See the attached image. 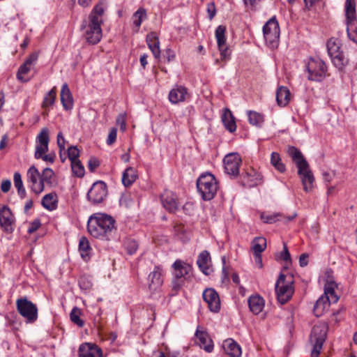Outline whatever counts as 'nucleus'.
<instances>
[{
    "instance_id": "63",
    "label": "nucleus",
    "mask_w": 357,
    "mask_h": 357,
    "mask_svg": "<svg viewBox=\"0 0 357 357\" xmlns=\"http://www.w3.org/2000/svg\"><path fill=\"white\" fill-rule=\"evenodd\" d=\"M280 257L281 258L284 260V261H290L291 259V256H290V253L287 249V247L286 245V244L284 243V250L283 251L280 253Z\"/></svg>"
},
{
    "instance_id": "46",
    "label": "nucleus",
    "mask_w": 357,
    "mask_h": 357,
    "mask_svg": "<svg viewBox=\"0 0 357 357\" xmlns=\"http://www.w3.org/2000/svg\"><path fill=\"white\" fill-rule=\"evenodd\" d=\"M71 168L73 174L77 177H82L84 175L85 170L79 160L71 162Z\"/></svg>"
},
{
    "instance_id": "6",
    "label": "nucleus",
    "mask_w": 357,
    "mask_h": 357,
    "mask_svg": "<svg viewBox=\"0 0 357 357\" xmlns=\"http://www.w3.org/2000/svg\"><path fill=\"white\" fill-rule=\"evenodd\" d=\"M294 282L291 276L286 280V275L280 273L275 284V292L277 298L281 304L286 303L291 298L294 292Z\"/></svg>"
},
{
    "instance_id": "48",
    "label": "nucleus",
    "mask_w": 357,
    "mask_h": 357,
    "mask_svg": "<svg viewBox=\"0 0 357 357\" xmlns=\"http://www.w3.org/2000/svg\"><path fill=\"white\" fill-rule=\"evenodd\" d=\"M279 217H282V215L280 213H275L272 215L262 213L261 215V219L264 223L272 224L278 220H280Z\"/></svg>"
},
{
    "instance_id": "15",
    "label": "nucleus",
    "mask_w": 357,
    "mask_h": 357,
    "mask_svg": "<svg viewBox=\"0 0 357 357\" xmlns=\"http://www.w3.org/2000/svg\"><path fill=\"white\" fill-rule=\"evenodd\" d=\"M262 176L255 169H248L241 176L242 185L248 188H253L261 183Z\"/></svg>"
},
{
    "instance_id": "40",
    "label": "nucleus",
    "mask_w": 357,
    "mask_h": 357,
    "mask_svg": "<svg viewBox=\"0 0 357 357\" xmlns=\"http://www.w3.org/2000/svg\"><path fill=\"white\" fill-rule=\"evenodd\" d=\"M147 17L146 10L144 8H139L132 15L133 24L136 27L137 31L142 22Z\"/></svg>"
},
{
    "instance_id": "32",
    "label": "nucleus",
    "mask_w": 357,
    "mask_h": 357,
    "mask_svg": "<svg viewBox=\"0 0 357 357\" xmlns=\"http://www.w3.org/2000/svg\"><path fill=\"white\" fill-rule=\"evenodd\" d=\"M42 206L48 211H53L57 208L58 197L55 192L45 195L41 201Z\"/></svg>"
},
{
    "instance_id": "58",
    "label": "nucleus",
    "mask_w": 357,
    "mask_h": 357,
    "mask_svg": "<svg viewBox=\"0 0 357 357\" xmlns=\"http://www.w3.org/2000/svg\"><path fill=\"white\" fill-rule=\"evenodd\" d=\"M116 123L120 126V130L125 131L126 129V116L123 114H119L116 118Z\"/></svg>"
},
{
    "instance_id": "37",
    "label": "nucleus",
    "mask_w": 357,
    "mask_h": 357,
    "mask_svg": "<svg viewBox=\"0 0 357 357\" xmlns=\"http://www.w3.org/2000/svg\"><path fill=\"white\" fill-rule=\"evenodd\" d=\"M91 250L89 241L85 236H82L79 241V251L84 260L89 259V252Z\"/></svg>"
},
{
    "instance_id": "4",
    "label": "nucleus",
    "mask_w": 357,
    "mask_h": 357,
    "mask_svg": "<svg viewBox=\"0 0 357 357\" xmlns=\"http://www.w3.org/2000/svg\"><path fill=\"white\" fill-rule=\"evenodd\" d=\"M196 185L199 194L204 201L211 200L218 189L215 177L209 172L202 174L197 179Z\"/></svg>"
},
{
    "instance_id": "52",
    "label": "nucleus",
    "mask_w": 357,
    "mask_h": 357,
    "mask_svg": "<svg viewBox=\"0 0 357 357\" xmlns=\"http://www.w3.org/2000/svg\"><path fill=\"white\" fill-rule=\"evenodd\" d=\"M117 136V128H112L110 129L107 139V144L108 145H112L116 139Z\"/></svg>"
},
{
    "instance_id": "22",
    "label": "nucleus",
    "mask_w": 357,
    "mask_h": 357,
    "mask_svg": "<svg viewBox=\"0 0 357 357\" xmlns=\"http://www.w3.org/2000/svg\"><path fill=\"white\" fill-rule=\"evenodd\" d=\"M79 357H102L101 349L95 344L84 343L79 348Z\"/></svg>"
},
{
    "instance_id": "51",
    "label": "nucleus",
    "mask_w": 357,
    "mask_h": 357,
    "mask_svg": "<svg viewBox=\"0 0 357 357\" xmlns=\"http://www.w3.org/2000/svg\"><path fill=\"white\" fill-rule=\"evenodd\" d=\"M30 70V66L26 64L25 62L19 68L18 72L17 74V77L19 80L22 82H26V80H24L22 77V75H25L28 73Z\"/></svg>"
},
{
    "instance_id": "39",
    "label": "nucleus",
    "mask_w": 357,
    "mask_h": 357,
    "mask_svg": "<svg viewBox=\"0 0 357 357\" xmlns=\"http://www.w3.org/2000/svg\"><path fill=\"white\" fill-rule=\"evenodd\" d=\"M252 250L254 255L261 254L266 248V239L264 237H256L252 242Z\"/></svg>"
},
{
    "instance_id": "41",
    "label": "nucleus",
    "mask_w": 357,
    "mask_h": 357,
    "mask_svg": "<svg viewBox=\"0 0 357 357\" xmlns=\"http://www.w3.org/2000/svg\"><path fill=\"white\" fill-rule=\"evenodd\" d=\"M13 181L15 187L17 190V194L20 197L21 199L25 198L26 195V190L23 185L21 174L19 172H15L13 176Z\"/></svg>"
},
{
    "instance_id": "11",
    "label": "nucleus",
    "mask_w": 357,
    "mask_h": 357,
    "mask_svg": "<svg viewBox=\"0 0 357 357\" xmlns=\"http://www.w3.org/2000/svg\"><path fill=\"white\" fill-rule=\"evenodd\" d=\"M328 330V325L324 322H320L313 326L310 337L312 346H315L318 349H322L323 344L327 336Z\"/></svg>"
},
{
    "instance_id": "50",
    "label": "nucleus",
    "mask_w": 357,
    "mask_h": 357,
    "mask_svg": "<svg viewBox=\"0 0 357 357\" xmlns=\"http://www.w3.org/2000/svg\"><path fill=\"white\" fill-rule=\"evenodd\" d=\"M67 153L70 162L79 160V151L76 146H70L67 150Z\"/></svg>"
},
{
    "instance_id": "57",
    "label": "nucleus",
    "mask_w": 357,
    "mask_h": 357,
    "mask_svg": "<svg viewBox=\"0 0 357 357\" xmlns=\"http://www.w3.org/2000/svg\"><path fill=\"white\" fill-rule=\"evenodd\" d=\"M100 162L98 159L91 157L88 161V168L90 172H93L99 167Z\"/></svg>"
},
{
    "instance_id": "29",
    "label": "nucleus",
    "mask_w": 357,
    "mask_h": 357,
    "mask_svg": "<svg viewBox=\"0 0 357 357\" xmlns=\"http://www.w3.org/2000/svg\"><path fill=\"white\" fill-rule=\"evenodd\" d=\"M222 347L226 354L231 357H241V347L233 339L225 340Z\"/></svg>"
},
{
    "instance_id": "27",
    "label": "nucleus",
    "mask_w": 357,
    "mask_h": 357,
    "mask_svg": "<svg viewBox=\"0 0 357 357\" xmlns=\"http://www.w3.org/2000/svg\"><path fill=\"white\" fill-rule=\"evenodd\" d=\"M298 174L301 177L304 190L306 192L310 191L313 188L314 178L312 172L309 169V165H307V167H305L301 173Z\"/></svg>"
},
{
    "instance_id": "14",
    "label": "nucleus",
    "mask_w": 357,
    "mask_h": 357,
    "mask_svg": "<svg viewBox=\"0 0 357 357\" xmlns=\"http://www.w3.org/2000/svg\"><path fill=\"white\" fill-rule=\"evenodd\" d=\"M27 181L31 183V188L36 194H40L44 190L45 186L40 183V174L38 169L31 166L27 171Z\"/></svg>"
},
{
    "instance_id": "62",
    "label": "nucleus",
    "mask_w": 357,
    "mask_h": 357,
    "mask_svg": "<svg viewBox=\"0 0 357 357\" xmlns=\"http://www.w3.org/2000/svg\"><path fill=\"white\" fill-rule=\"evenodd\" d=\"M11 187V182L10 180L6 179L2 181L1 185V190L3 192H7L10 190Z\"/></svg>"
},
{
    "instance_id": "9",
    "label": "nucleus",
    "mask_w": 357,
    "mask_h": 357,
    "mask_svg": "<svg viewBox=\"0 0 357 357\" xmlns=\"http://www.w3.org/2000/svg\"><path fill=\"white\" fill-rule=\"evenodd\" d=\"M263 33L266 45L271 49L279 44L280 27L275 17L270 19L263 26Z\"/></svg>"
},
{
    "instance_id": "53",
    "label": "nucleus",
    "mask_w": 357,
    "mask_h": 357,
    "mask_svg": "<svg viewBox=\"0 0 357 357\" xmlns=\"http://www.w3.org/2000/svg\"><path fill=\"white\" fill-rule=\"evenodd\" d=\"M218 50L220 52L221 60L227 61L230 59L231 52L226 45L218 47Z\"/></svg>"
},
{
    "instance_id": "25",
    "label": "nucleus",
    "mask_w": 357,
    "mask_h": 357,
    "mask_svg": "<svg viewBox=\"0 0 357 357\" xmlns=\"http://www.w3.org/2000/svg\"><path fill=\"white\" fill-rule=\"evenodd\" d=\"M187 93V89L185 87L176 85L169 91V100L173 104L183 102Z\"/></svg>"
},
{
    "instance_id": "47",
    "label": "nucleus",
    "mask_w": 357,
    "mask_h": 357,
    "mask_svg": "<svg viewBox=\"0 0 357 357\" xmlns=\"http://www.w3.org/2000/svg\"><path fill=\"white\" fill-rule=\"evenodd\" d=\"M54 173L51 168L47 167L43 169L42 174H40V183L44 185L45 183L52 184V178Z\"/></svg>"
},
{
    "instance_id": "13",
    "label": "nucleus",
    "mask_w": 357,
    "mask_h": 357,
    "mask_svg": "<svg viewBox=\"0 0 357 357\" xmlns=\"http://www.w3.org/2000/svg\"><path fill=\"white\" fill-rule=\"evenodd\" d=\"M49 134V129L47 128H43L36 137V151L34 153L35 158L40 159L42 155L47 152L50 142Z\"/></svg>"
},
{
    "instance_id": "31",
    "label": "nucleus",
    "mask_w": 357,
    "mask_h": 357,
    "mask_svg": "<svg viewBox=\"0 0 357 357\" xmlns=\"http://www.w3.org/2000/svg\"><path fill=\"white\" fill-rule=\"evenodd\" d=\"M222 121L225 128L230 132H234L236 130V124L235 119L231 112L226 108L225 109L224 113L222 115Z\"/></svg>"
},
{
    "instance_id": "3",
    "label": "nucleus",
    "mask_w": 357,
    "mask_h": 357,
    "mask_svg": "<svg viewBox=\"0 0 357 357\" xmlns=\"http://www.w3.org/2000/svg\"><path fill=\"white\" fill-rule=\"evenodd\" d=\"M172 289L177 293L181 288L184 285L185 281L191 279L192 273V267L188 263L177 259L172 265Z\"/></svg>"
},
{
    "instance_id": "45",
    "label": "nucleus",
    "mask_w": 357,
    "mask_h": 357,
    "mask_svg": "<svg viewBox=\"0 0 357 357\" xmlns=\"http://www.w3.org/2000/svg\"><path fill=\"white\" fill-rule=\"evenodd\" d=\"M81 311L77 307H74L70 314V320L74 324H77L79 327H82L84 322L79 318Z\"/></svg>"
},
{
    "instance_id": "24",
    "label": "nucleus",
    "mask_w": 357,
    "mask_h": 357,
    "mask_svg": "<svg viewBox=\"0 0 357 357\" xmlns=\"http://www.w3.org/2000/svg\"><path fill=\"white\" fill-rule=\"evenodd\" d=\"M146 41L154 57L159 59L160 56V41L157 33L155 32L148 33L146 37Z\"/></svg>"
},
{
    "instance_id": "2",
    "label": "nucleus",
    "mask_w": 357,
    "mask_h": 357,
    "mask_svg": "<svg viewBox=\"0 0 357 357\" xmlns=\"http://www.w3.org/2000/svg\"><path fill=\"white\" fill-rule=\"evenodd\" d=\"M105 13L103 1L97 3L89 15L87 24L82 25V28L85 29L84 36L86 41L91 45L98 43L102 36L101 24L103 23L102 15Z\"/></svg>"
},
{
    "instance_id": "26",
    "label": "nucleus",
    "mask_w": 357,
    "mask_h": 357,
    "mask_svg": "<svg viewBox=\"0 0 357 357\" xmlns=\"http://www.w3.org/2000/svg\"><path fill=\"white\" fill-rule=\"evenodd\" d=\"M330 58L333 65L337 69V70L340 73H344L346 66H347L349 63V59L346 56L343 50L334 54Z\"/></svg>"
},
{
    "instance_id": "12",
    "label": "nucleus",
    "mask_w": 357,
    "mask_h": 357,
    "mask_svg": "<svg viewBox=\"0 0 357 357\" xmlns=\"http://www.w3.org/2000/svg\"><path fill=\"white\" fill-rule=\"evenodd\" d=\"M107 194V185L105 182H95L87 193L88 199L93 204L101 203Z\"/></svg>"
},
{
    "instance_id": "44",
    "label": "nucleus",
    "mask_w": 357,
    "mask_h": 357,
    "mask_svg": "<svg viewBox=\"0 0 357 357\" xmlns=\"http://www.w3.org/2000/svg\"><path fill=\"white\" fill-rule=\"evenodd\" d=\"M271 163L280 172L283 173L286 168L282 162L280 155L276 152H273L271 156Z\"/></svg>"
},
{
    "instance_id": "1",
    "label": "nucleus",
    "mask_w": 357,
    "mask_h": 357,
    "mask_svg": "<svg viewBox=\"0 0 357 357\" xmlns=\"http://www.w3.org/2000/svg\"><path fill=\"white\" fill-rule=\"evenodd\" d=\"M116 229L115 220L105 213H94L87 222V230L96 238L109 240Z\"/></svg>"
},
{
    "instance_id": "64",
    "label": "nucleus",
    "mask_w": 357,
    "mask_h": 357,
    "mask_svg": "<svg viewBox=\"0 0 357 357\" xmlns=\"http://www.w3.org/2000/svg\"><path fill=\"white\" fill-rule=\"evenodd\" d=\"M308 255L306 253L302 254L299 258V264L301 267H304L307 265L308 263Z\"/></svg>"
},
{
    "instance_id": "38",
    "label": "nucleus",
    "mask_w": 357,
    "mask_h": 357,
    "mask_svg": "<svg viewBox=\"0 0 357 357\" xmlns=\"http://www.w3.org/2000/svg\"><path fill=\"white\" fill-rule=\"evenodd\" d=\"M56 98V87L54 86L48 93L44 96L42 107L47 109L50 107L52 106Z\"/></svg>"
},
{
    "instance_id": "18",
    "label": "nucleus",
    "mask_w": 357,
    "mask_h": 357,
    "mask_svg": "<svg viewBox=\"0 0 357 357\" xmlns=\"http://www.w3.org/2000/svg\"><path fill=\"white\" fill-rule=\"evenodd\" d=\"M287 153L296 165L298 173H301L305 167H307L308 163L298 149L294 146H290L287 149Z\"/></svg>"
},
{
    "instance_id": "7",
    "label": "nucleus",
    "mask_w": 357,
    "mask_h": 357,
    "mask_svg": "<svg viewBox=\"0 0 357 357\" xmlns=\"http://www.w3.org/2000/svg\"><path fill=\"white\" fill-rule=\"evenodd\" d=\"M16 307L18 313L25 319L26 323L33 324L38 319V307L26 297L17 299Z\"/></svg>"
},
{
    "instance_id": "59",
    "label": "nucleus",
    "mask_w": 357,
    "mask_h": 357,
    "mask_svg": "<svg viewBox=\"0 0 357 357\" xmlns=\"http://www.w3.org/2000/svg\"><path fill=\"white\" fill-rule=\"evenodd\" d=\"M336 287V284L334 282H328L324 288V294L322 296H328L330 294H333L335 291V288Z\"/></svg>"
},
{
    "instance_id": "17",
    "label": "nucleus",
    "mask_w": 357,
    "mask_h": 357,
    "mask_svg": "<svg viewBox=\"0 0 357 357\" xmlns=\"http://www.w3.org/2000/svg\"><path fill=\"white\" fill-rule=\"evenodd\" d=\"M14 221L13 215L7 206H3L0 208V225L5 232H13V228L12 225Z\"/></svg>"
},
{
    "instance_id": "10",
    "label": "nucleus",
    "mask_w": 357,
    "mask_h": 357,
    "mask_svg": "<svg viewBox=\"0 0 357 357\" xmlns=\"http://www.w3.org/2000/svg\"><path fill=\"white\" fill-rule=\"evenodd\" d=\"M242 162L240 155L237 153H230L223 159L225 172L231 178H236L239 174V168Z\"/></svg>"
},
{
    "instance_id": "20",
    "label": "nucleus",
    "mask_w": 357,
    "mask_h": 357,
    "mask_svg": "<svg viewBox=\"0 0 357 357\" xmlns=\"http://www.w3.org/2000/svg\"><path fill=\"white\" fill-rule=\"evenodd\" d=\"M195 336L199 340L198 344L202 349L208 353L213 351L214 348L213 342L206 331L201 330L200 326H197Z\"/></svg>"
},
{
    "instance_id": "55",
    "label": "nucleus",
    "mask_w": 357,
    "mask_h": 357,
    "mask_svg": "<svg viewBox=\"0 0 357 357\" xmlns=\"http://www.w3.org/2000/svg\"><path fill=\"white\" fill-rule=\"evenodd\" d=\"M79 285L81 289L84 290L90 289L92 287V283L85 277H82L79 280Z\"/></svg>"
},
{
    "instance_id": "36",
    "label": "nucleus",
    "mask_w": 357,
    "mask_h": 357,
    "mask_svg": "<svg viewBox=\"0 0 357 357\" xmlns=\"http://www.w3.org/2000/svg\"><path fill=\"white\" fill-rule=\"evenodd\" d=\"M342 44L338 38H331L326 43L327 52L329 57L342 51Z\"/></svg>"
},
{
    "instance_id": "30",
    "label": "nucleus",
    "mask_w": 357,
    "mask_h": 357,
    "mask_svg": "<svg viewBox=\"0 0 357 357\" xmlns=\"http://www.w3.org/2000/svg\"><path fill=\"white\" fill-rule=\"evenodd\" d=\"M330 305L328 298L325 296H321L314 305V314L317 317L322 316L328 310Z\"/></svg>"
},
{
    "instance_id": "5",
    "label": "nucleus",
    "mask_w": 357,
    "mask_h": 357,
    "mask_svg": "<svg viewBox=\"0 0 357 357\" xmlns=\"http://www.w3.org/2000/svg\"><path fill=\"white\" fill-rule=\"evenodd\" d=\"M344 10L347 36L350 40L357 44V20L355 0H346Z\"/></svg>"
},
{
    "instance_id": "49",
    "label": "nucleus",
    "mask_w": 357,
    "mask_h": 357,
    "mask_svg": "<svg viewBox=\"0 0 357 357\" xmlns=\"http://www.w3.org/2000/svg\"><path fill=\"white\" fill-rule=\"evenodd\" d=\"M66 139L63 136L62 132H59L57 135V144L59 148V156L62 162L66 161V158H62V151H65Z\"/></svg>"
},
{
    "instance_id": "19",
    "label": "nucleus",
    "mask_w": 357,
    "mask_h": 357,
    "mask_svg": "<svg viewBox=\"0 0 357 357\" xmlns=\"http://www.w3.org/2000/svg\"><path fill=\"white\" fill-rule=\"evenodd\" d=\"M163 207L170 213H175L178 208L176 196L172 191H165L160 197Z\"/></svg>"
},
{
    "instance_id": "60",
    "label": "nucleus",
    "mask_w": 357,
    "mask_h": 357,
    "mask_svg": "<svg viewBox=\"0 0 357 357\" xmlns=\"http://www.w3.org/2000/svg\"><path fill=\"white\" fill-rule=\"evenodd\" d=\"M41 225L40 221L38 219L33 220L30 224V227L28 229V233L32 234L35 232Z\"/></svg>"
},
{
    "instance_id": "16",
    "label": "nucleus",
    "mask_w": 357,
    "mask_h": 357,
    "mask_svg": "<svg viewBox=\"0 0 357 357\" xmlns=\"http://www.w3.org/2000/svg\"><path fill=\"white\" fill-rule=\"evenodd\" d=\"M203 298L208 304V308L213 312H218L220 309V301L218 293L211 288L206 289L203 292Z\"/></svg>"
},
{
    "instance_id": "56",
    "label": "nucleus",
    "mask_w": 357,
    "mask_h": 357,
    "mask_svg": "<svg viewBox=\"0 0 357 357\" xmlns=\"http://www.w3.org/2000/svg\"><path fill=\"white\" fill-rule=\"evenodd\" d=\"M206 11L208 13V17L210 20H212L216 14V8L214 2L207 3Z\"/></svg>"
},
{
    "instance_id": "8",
    "label": "nucleus",
    "mask_w": 357,
    "mask_h": 357,
    "mask_svg": "<svg viewBox=\"0 0 357 357\" xmlns=\"http://www.w3.org/2000/svg\"><path fill=\"white\" fill-rule=\"evenodd\" d=\"M307 79L310 81L321 82L327 75L326 63L319 58H310L307 62Z\"/></svg>"
},
{
    "instance_id": "21",
    "label": "nucleus",
    "mask_w": 357,
    "mask_h": 357,
    "mask_svg": "<svg viewBox=\"0 0 357 357\" xmlns=\"http://www.w3.org/2000/svg\"><path fill=\"white\" fill-rule=\"evenodd\" d=\"M148 280L150 290L155 291L160 288L163 283L162 268L155 266L153 271L149 273Z\"/></svg>"
},
{
    "instance_id": "42",
    "label": "nucleus",
    "mask_w": 357,
    "mask_h": 357,
    "mask_svg": "<svg viewBox=\"0 0 357 357\" xmlns=\"http://www.w3.org/2000/svg\"><path fill=\"white\" fill-rule=\"evenodd\" d=\"M249 123L253 126L261 127L264 123V116L254 111L248 112Z\"/></svg>"
},
{
    "instance_id": "33",
    "label": "nucleus",
    "mask_w": 357,
    "mask_h": 357,
    "mask_svg": "<svg viewBox=\"0 0 357 357\" xmlns=\"http://www.w3.org/2000/svg\"><path fill=\"white\" fill-rule=\"evenodd\" d=\"M290 91L286 86H280L276 91V100L281 107L286 106L290 100Z\"/></svg>"
},
{
    "instance_id": "28",
    "label": "nucleus",
    "mask_w": 357,
    "mask_h": 357,
    "mask_svg": "<svg viewBox=\"0 0 357 357\" xmlns=\"http://www.w3.org/2000/svg\"><path fill=\"white\" fill-rule=\"evenodd\" d=\"M248 302L250 311L255 314H259L264 307V300L259 295L250 296Z\"/></svg>"
},
{
    "instance_id": "61",
    "label": "nucleus",
    "mask_w": 357,
    "mask_h": 357,
    "mask_svg": "<svg viewBox=\"0 0 357 357\" xmlns=\"http://www.w3.org/2000/svg\"><path fill=\"white\" fill-rule=\"evenodd\" d=\"M38 58V54L37 52H33L24 61L26 64L31 66L35 63Z\"/></svg>"
},
{
    "instance_id": "43",
    "label": "nucleus",
    "mask_w": 357,
    "mask_h": 357,
    "mask_svg": "<svg viewBox=\"0 0 357 357\" xmlns=\"http://www.w3.org/2000/svg\"><path fill=\"white\" fill-rule=\"evenodd\" d=\"M225 32L226 28L222 25L218 26L215 29V38L218 47L226 45Z\"/></svg>"
},
{
    "instance_id": "23",
    "label": "nucleus",
    "mask_w": 357,
    "mask_h": 357,
    "mask_svg": "<svg viewBox=\"0 0 357 357\" xmlns=\"http://www.w3.org/2000/svg\"><path fill=\"white\" fill-rule=\"evenodd\" d=\"M60 99L63 109L71 110L73 107V98L67 83L63 84L60 93Z\"/></svg>"
},
{
    "instance_id": "34",
    "label": "nucleus",
    "mask_w": 357,
    "mask_h": 357,
    "mask_svg": "<svg viewBox=\"0 0 357 357\" xmlns=\"http://www.w3.org/2000/svg\"><path fill=\"white\" fill-rule=\"evenodd\" d=\"M211 262V257L209 252L206 250L202 251L198 256L197 264L205 275H208L209 263Z\"/></svg>"
},
{
    "instance_id": "35",
    "label": "nucleus",
    "mask_w": 357,
    "mask_h": 357,
    "mask_svg": "<svg viewBox=\"0 0 357 357\" xmlns=\"http://www.w3.org/2000/svg\"><path fill=\"white\" fill-rule=\"evenodd\" d=\"M137 178L136 170L133 167H128L123 172L122 183L125 187L130 186Z\"/></svg>"
},
{
    "instance_id": "54",
    "label": "nucleus",
    "mask_w": 357,
    "mask_h": 357,
    "mask_svg": "<svg viewBox=\"0 0 357 357\" xmlns=\"http://www.w3.org/2000/svg\"><path fill=\"white\" fill-rule=\"evenodd\" d=\"M126 249L128 250V252L130 255H132L137 250L138 245H137V242L135 241L131 240V241H128L126 243Z\"/></svg>"
}]
</instances>
